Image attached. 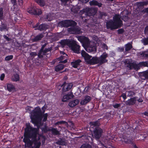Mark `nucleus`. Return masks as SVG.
Masks as SVG:
<instances>
[{
  "label": "nucleus",
  "instance_id": "obj_30",
  "mask_svg": "<svg viewBox=\"0 0 148 148\" xmlns=\"http://www.w3.org/2000/svg\"><path fill=\"white\" fill-rule=\"evenodd\" d=\"M7 87L8 91L10 92L13 91L15 90L14 86L12 84H8Z\"/></svg>",
  "mask_w": 148,
  "mask_h": 148
},
{
  "label": "nucleus",
  "instance_id": "obj_54",
  "mask_svg": "<svg viewBox=\"0 0 148 148\" xmlns=\"http://www.w3.org/2000/svg\"><path fill=\"white\" fill-rule=\"evenodd\" d=\"M124 31H125L123 29H120L118 30V33L119 34H122Z\"/></svg>",
  "mask_w": 148,
  "mask_h": 148
},
{
  "label": "nucleus",
  "instance_id": "obj_9",
  "mask_svg": "<svg viewBox=\"0 0 148 148\" xmlns=\"http://www.w3.org/2000/svg\"><path fill=\"white\" fill-rule=\"evenodd\" d=\"M77 38L78 40L82 43L84 47L89 44V39L87 37L85 36H79Z\"/></svg>",
  "mask_w": 148,
  "mask_h": 148
},
{
  "label": "nucleus",
  "instance_id": "obj_34",
  "mask_svg": "<svg viewBox=\"0 0 148 148\" xmlns=\"http://www.w3.org/2000/svg\"><path fill=\"white\" fill-rule=\"evenodd\" d=\"M125 51H128L130 50L132 48V44L130 42H128L125 45Z\"/></svg>",
  "mask_w": 148,
  "mask_h": 148
},
{
  "label": "nucleus",
  "instance_id": "obj_29",
  "mask_svg": "<svg viewBox=\"0 0 148 148\" xmlns=\"http://www.w3.org/2000/svg\"><path fill=\"white\" fill-rule=\"evenodd\" d=\"M48 27L47 25L42 23L39 26L38 29L40 31L46 30L48 29Z\"/></svg>",
  "mask_w": 148,
  "mask_h": 148
},
{
  "label": "nucleus",
  "instance_id": "obj_7",
  "mask_svg": "<svg viewBox=\"0 0 148 148\" xmlns=\"http://www.w3.org/2000/svg\"><path fill=\"white\" fill-rule=\"evenodd\" d=\"M80 47V46L79 45L77 44L76 41L72 40L69 47L74 53L78 54L80 53L79 52Z\"/></svg>",
  "mask_w": 148,
  "mask_h": 148
},
{
  "label": "nucleus",
  "instance_id": "obj_15",
  "mask_svg": "<svg viewBox=\"0 0 148 148\" xmlns=\"http://www.w3.org/2000/svg\"><path fill=\"white\" fill-rule=\"evenodd\" d=\"M80 30L79 28L75 27H71L68 29V32L73 34H79L80 33Z\"/></svg>",
  "mask_w": 148,
  "mask_h": 148
},
{
  "label": "nucleus",
  "instance_id": "obj_35",
  "mask_svg": "<svg viewBox=\"0 0 148 148\" xmlns=\"http://www.w3.org/2000/svg\"><path fill=\"white\" fill-rule=\"evenodd\" d=\"M36 140L34 141V148H40V146L41 143L40 141H38L37 139V137H36Z\"/></svg>",
  "mask_w": 148,
  "mask_h": 148
},
{
  "label": "nucleus",
  "instance_id": "obj_16",
  "mask_svg": "<svg viewBox=\"0 0 148 148\" xmlns=\"http://www.w3.org/2000/svg\"><path fill=\"white\" fill-rule=\"evenodd\" d=\"M81 54L82 57L84 58L85 61L88 64V61L90 60L92 56L89 55L84 50L82 51Z\"/></svg>",
  "mask_w": 148,
  "mask_h": 148
},
{
  "label": "nucleus",
  "instance_id": "obj_63",
  "mask_svg": "<svg viewBox=\"0 0 148 148\" xmlns=\"http://www.w3.org/2000/svg\"><path fill=\"white\" fill-rule=\"evenodd\" d=\"M31 107L28 106H27L26 108L25 109L26 110L28 111H31Z\"/></svg>",
  "mask_w": 148,
  "mask_h": 148
},
{
  "label": "nucleus",
  "instance_id": "obj_14",
  "mask_svg": "<svg viewBox=\"0 0 148 148\" xmlns=\"http://www.w3.org/2000/svg\"><path fill=\"white\" fill-rule=\"evenodd\" d=\"M114 21L112 20L107 21L106 23V27L108 29H110L111 30L116 29L114 23Z\"/></svg>",
  "mask_w": 148,
  "mask_h": 148
},
{
  "label": "nucleus",
  "instance_id": "obj_47",
  "mask_svg": "<svg viewBox=\"0 0 148 148\" xmlns=\"http://www.w3.org/2000/svg\"><path fill=\"white\" fill-rule=\"evenodd\" d=\"M64 124H68V123L66 121H58L55 123V125H62Z\"/></svg>",
  "mask_w": 148,
  "mask_h": 148
},
{
  "label": "nucleus",
  "instance_id": "obj_40",
  "mask_svg": "<svg viewBox=\"0 0 148 148\" xmlns=\"http://www.w3.org/2000/svg\"><path fill=\"white\" fill-rule=\"evenodd\" d=\"M45 18L48 21H50L53 19V17L50 13H48L46 14Z\"/></svg>",
  "mask_w": 148,
  "mask_h": 148
},
{
  "label": "nucleus",
  "instance_id": "obj_3",
  "mask_svg": "<svg viewBox=\"0 0 148 148\" xmlns=\"http://www.w3.org/2000/svg\"><path fill=\"white\" fill-rule=\"evenodd\" d=\"M97 9L95 8L86 7L81 11L82 19L85 18L87 16L95 15L97 12Z\"/></svg>",
  "mask_w": 148,
  "mask_h": 148
},
{
  "label": "nucleus",
  "instance_id": "obj_62",
  "mask_svg": "<svg viewBox=\"0 0 148 148\" xmlns=\"http://www.w3.org/2000/svg\"><path fill=\"white\" fill-rule=\"evenodd\" d=\"M4 38L8 41H9L10 40V39L6 36L4 35Z\"/></svg>",
  "mask_w": 148,
  "mask_h": 148
},
{
  "label": "nucleus",
  "instance_id": "obj_58",
  "mask_svg": "<svg viewBox=\"0 0 148 148\" xmlns=\"http://www.w3.org/2000/svg\"><path fill=\"white\" fill-rule=\"evenodd\" d=\"M121 106L120 104H116L113 105V107L114 108L118 109L119 107Z\"/></svg>",
  "mask_w": 148,
  "mask_h": 148
},
{
  "label": "nucleus",
  "instance_id": "obj_28",
  "mask_svg": "<svg viewBox=\"0 0 148 148\" xmlns=\"http://www.w3.org/2000/svg\"><path fill=\"white\" fill-rule=\"evenodd\" d=\"M125 102L126 105L129 106L133 105L136 103L135 101L132 97L128 99L127 101H126Z\"/></svg>",
  "mask_w": 148,
  "mask_h": 148
},
{
  "label": "nucleus",
  "instance_id": "obj_36",
  "mask_svg": "<svg viewBox=\"0 0 148 148\" xmlns=\"http://www.w3.org/2000/svg\"><path fill=\"white\" fill-rule=\"evenodd\" d=\"M142 78L143 79H148V71H145L141 73Z\"/></svg>",
  "mask_w": 148,
  "mask_h": 148
},
{
  "label": "nucleus",
  "instance_id": "obj_17",
  "mask_svg": "<svg viewBox=\"0 0 148 148\" xmlns=\"http://www.w3.org/2000/svg\"><path fill=\"white\" fill-rule=\"evenodd\" d=\"M91 97L88 95L85 96L81 101L80 104L82 105H84L88 103L91 100Z\"/></svg>",
  "mask_w": 148,
  "mask_h": 148
},
{
  "label": "nucleus",
  "instance_id": "obj_12",
  "mask_svg": "<svg viewBox=\"0 0 148 148\" xmlns=\"http://www.w3.org/2000/svg\"><path fill=\"white\" fill-rule=\"evenodd\" d=\"M143 66L144 67H148V61L140 62L138 64L134 63L133 65V66L134 67V69L136 70H138L139 69L140 67Z\"/></svg>",
  "mask_w": 148,
  "mask_h": 148
},
{
  "label": "nucleus",
  "instance_id": "obj_46",
  "mask_svg": "<svg viewBox=\"0 0 148 148\" xmlns=\"http://www.w3.org/2000/svg\"><path fill=\"white\" fill-rule=\"evenodd\" d=\"M42 119H43V122H45L47 120V117L48 116V114L47 113L42 114Z\"/></svg>",
  "mask_w": 148,
  "mask_h": 148
},
{
  "label": "nucleus",
  "instance_id": "obj_22",
  "mask_svg": "<svg viewBox=\"0 0 148 148\" xmlns=\"http://www.w3.org/2000/svg\"><path fill=\"white\" fill-rule=\"evenodd\" d=\"M89 4L90 6H97L99 8L101 7L102 5V3L99 2L95 0L90 1L89 2Z\"/></svg>",
  "mask_w": 148,
  "mask_h": 148
},
{
  "label": "nucleus",
  "instance_id": "obj_60",
  "mask_svg": "<svg viewBox=\"0 0 148 148\" xmlns=\"http://www.w3.org/2000/svg\"><path fill=\"white\" fill-rule=\"evenodd\" d=\"M121 97H122L124 100L127 98L126 94L125 93H122L121 95Z\"/></svg>",
  "mask_w": 148,
  "mask_h": 148
},
{
  "label": "nucleus",
  "instance_id": "obj_39",
  "mask_svg": "<svg viewBox=\"0 0 148 148\" xmlns=\"http://www.w3.org/2000/svg\"><path fill=\"white\" fill-rule=\"evenodd\" d=\"M35 1L41 6L43 7L45 6V3L44 0H35Z\"/></svg>",
  "mask_w": 148,
  "mask_h": 148
},
{
  "label": "nucleus",
  "instance_id": "obj_19",
  "mask_svg": "<svg viewBox=\"0 0 148 148\" xmlns=\"http://www.w3.org/2000/svg\"><path fill=\"white\" fill-rule=\"evenodd\" d=\"M85 50L88 52H95L96 51L97 48L94 45L90 46L88 45L87 46L84 47Z\"/></svg>",
  "mask_w": 148,
  "mask_h": 148
},
{
  "label": "nucleus",
  "instance_id": "obj_18",
  "mask_svg": "<svg viewBox=\"0 0 148 148\" xmlns=\"http://www.w3.org/2000/svg\"><path fill=\"white\" fill-rule=\"evenodd\" d=\"M82 62V60L80 59H78L73 60L71 63V65L72 66L75 68H77L81 65L80 63Z\"/></svg>",
  "mask_w": 148,
  "mask_h": 148
},
{
  "label": "nucleus",
  "instance_id": "obj_43",
  "mask_svg": "<svg viewBox=\"0 0 148 148\" xmlns=\"http://www.w3.org/2000/svg\"><path fill=\"white\" fill-rule=\"evenodd\" d=\"M3 8L1 7L0 8V20L1 21L3 19Z\"/></svg>",
  "mask_w": 148,
  "mask_h": 148
},
{
  "label": "nucleus",
  "instance_id": "obj_56",
  "mask_svg": "<svg viewBox=\"0 0 148 148\" xmlns=\"http://www.w3.org/2000/svg\"><path fill=\"white\" fill-rule=\"evenodd\" d=\"M61 2V4H62V5H65L67 3L68 1H69V0H60Z\"/></svg>",
  "mask_w": 148,
  "mask_h": 148
},
{
  "label": "nucleus",
  "instance_id": "obj_41",
  "mask_svg": "<svg viewBox=\"0 0 148 148\" xmlns=\"http://www.w3.org/2000/svg\"><path fill=\"white\" fill-rule=\"evenodd\" d=\"M140 55L146 59H148V50L146 51H144L142 52L140 54Z\"/></svg>",
  "mask_w": 148,
  "mask_h": 148
},
{
  "label": "nucleus",
  "instance_id": "obj_48",
  "mask_svg": "<svg viewBox=\"0 0 148 148\" xmlns=\"http://www.w3.org/2000/svg\"><path fill=\"white\" fill-rule=\"evenodd\" d=\"M51 48H45L42 52L43 55H45L49 51H51Z\"/></svg>",
  "mask_w": 148,
  "mask_h": 148
},
{
  "label": "nucleus",
  "instance_id": "obj_13",
  "mask_svg": "<svg viewBox=\"0 0 148 148\" xmlns=\"http://www.w3.org/2000/svg\"><path fill=\"white\" fill-rule=\"evenodd\" d=\"M74 96L72 92H68L67 94H64L62 100L63 102H66L73 97Z\"/></svg>",
  "mask_w": 148,
  "mask_h": 148
},
{
  "label": "nucleus",
  "instance_id": "obj_2",
  "mask_svg": "<svg viewBox=\"0 0 148 148\" xmlns=\"http://www.w3.org/2000/svg\"><path fill=\"white\" fill-rule=\"evenodd\" d=\"M46 109L45 106H43L42 108V111L40 108L37 106L32 112L30 117L32 123L37 126L38 129L42 125L41 122L42 119V114H44Z\"/></svg>",
  "mask_w": 148,
  "mask_h": 148
},
{
  "label": "nucleus",
  "instance_id": "obj_49",
  "mask_svg": "<svg viewBox=\"0 0 148 148\" xmlns=\"http://www.w3.org/2000/svg\"><path fill=\"white\" fill-rule=\"evenodd\" d=\"M143 42L144 45L148 44V37L144 38L143 39Z\"/></svg>",
  "mask_w": 148,
  "mask_h": 148
},
{
  "label": "nucleus",
  "instance_id": "obj_21",
  "mask_svg": "<svg viewBox=\"0 0 148 148\" xmlns=\"http://www.w3.org/2000/svg\"><path fill=\"white\" fill-rule=\"evenodd\" d=\"M99 123L98 121H91L90 122V127L91 130H92V128L94 129L96 127H99Z\"/></svg>",
  "mask_w": 148,
  "mask_h": 148
},
{
  "label": "nucleus",
  "instance_id": "obj_27",
  "mask_svg": "<svg viewBox=\"0 0 148 148\" xmlns=\"http://www.w3.org/2000/svg\"><path fill=\"white\" fill-rule=\"evenodd\" d=\"M72 41V40H70L69 39L62 40L61 42V44L64 45H67L69 47Z\"/></svg>",
  "mask_w": 148,
  "mask_h": 148
},
{
  "label": "nucleus",
  "instance_id": "obj_61",
  "mask_svg": "<svg viewBox=\"0 0 148 148\" xmlns=\"http://www.w3.org/2000/svg\"><path fill=\"white\" fill-rule=\"evenodd\" d=\"M142 12H144L145 13H148V7L146 8H145L143 10Z\"/></svg>",
  "mask_w": 148,
  "mask_h": 148
},
{
  "label": "nucleus",
  "instance_id": "obj_26",
  "mask_svg": "<svg viewBox=\"0 0 148 148\" xmlns=\"http://www.w3.org/2000/svg\"><path fill=\"white\" fill-rule=\"evenodd\" d=\"M66 55L65 56H61L58 58L59 61H60V62L62 63H65L67 62L66 59Z\"/></svg>",
  "mask_w": 148,
  "mask_h": 148
},
{
  "label": "nucleus",
  "instance_id": "obj_20",
  "mask_svg": "<svg viewBox=\"0 0 148 148\" xmlns=\"http://www.w3.org/2000/svg\"><path fill=\"white\" fill-rule=\"evenodd\" d=\"M98 63L99 64V58L96 56L93 57L88 61V64L90 65H94Z\"/></svg>",
  "mask_w": 148,
  "mask_h": 148
},
{
  "label": "nucleus",
  "instance_id": "obj_11",
  "mask_svg": "<svg viewBox=\"0 0 148 148\" xmlns=\"http://www.w3.org/2000/svg\"><path fill=\"white\" fill-rule=\"evenodd\" d=\"M108 54L106 52H104L101 55L100 57L98 58L99 60L100 64H102L107 62L108 60H107L106 58L108 57Z\"/></svg>",
  "mask_w": 148,
  "mask_h": 148
},
{
  "label": "nucleus",
  "instance_id": "obj_37",
  "mask_svg": "<svg viewBox=\"0 0 148 148\" xmlns=\"http://www.w3.org/2000/svg\"><path fill=\"white\" fill-rule=\"evenodd\" d=\"M42 131L44 133H46L48 131H50V129H49L47 125H44V127L41 128Z\"/></svg>",
  "mask_w": 148,
  "mask_h": 148
},
{
  "label": "nucleus",
  "instance_id": "obj_24",
  "mask_svg": "<svg viewBox=\"0 0 148 148\" xmlns=\"http://www.w3.org/2000/svg\"><path fill=\"white\" fill-rule=\"evenodd\" d=\"M96 15L97 17V18L99 19H102L103 17L106 16H107V14L105 12L99 11L97 13Z\"/></svg>",
  "mask_w": 148,
  "mask_h": 148
},
{
  "label": "nucleus",
  "instance_id": "obj_32",
  "mask_svg": "<svg viewBox=\"0 0 148 148\" xmlns=\"http://www.w3.org/2000/svg\"><path fill=\"white\" fill-rule=\"evenodd\" d=\"M64 67V65L62 64H59L56 66L55 67V70L56 72H59L63 69Z\"/></svg>",
  "mask_w": 148,
  "mask_h": 148
},
{
  "label": "nucleus",
  "instance_id": "obj_44",
  "mask_svg": "<svg viewBox=\"0 0 148 148\" xmlns=\"http://www.w3.org/2000/svg\"><path fill=\"white\" fill-rule=\"evenodd\" d=\"M127 92L128 93L127 95V96L128 97H132L135 95V93L134 91L131 90L127 91Z\"/></svg>",
  "mask_w": 148,
  "mask_h": 148
},
{
  "label": "nucleus",
  "instance_id": "obj_51",
  "mask_svg": "<svg viewBox=\"0 0 148 148\" xmlns=\"http://www.w3.org/2000/svg\"><path fill=\"white\" fill-rule=\"evenodd\" d=\"M7 28V25L4 24H3L0 27V30L1 31H2L5 29H6Z\"/></svg>",
  "mask_w": 148,
  "mask_h": 148
},
{
  "label": "nucleus",
  "instance_id": "obj_38",
  "mask_svg": "<svg viewBox=\"0 0 148 148\" xmlns=\"http://www.w3.org/2000/svg\"><path fill=\"white\" fill-rule=\"evenodd\" d=\"M11 2L13 4V8L14 11H18V9L16 7H17L16 0H11Z\"/></svg>",
  "mask_w": 148,
  "mask_h": 148
},
{
  "label": "nucleus",
  "instance_id": "obj_23",
  "mask_svg": "<svg viewBox=\"0 0 148 148\" xmlns=\"http://www.w3.org/2000/svg\"><path fill=\"white\" fill-rule=\"evenodd\" d=\"M79 101L77 99L72 100L69 103V106L71 108H73L76 106L79 103Z\"/></svg>",
  "mask_w": 148,
  "mask_h": 148
},
{
  "label": "nucleus",
  "instance_id": "obj_57",
  "mask_svg": "<svg viewBox=\"0 0 148 148\" xmlns=\"http://www.w3.org/2000/svg\"><path fill=\"white\" fill-rule=\"evenodd\" d=\"M117 50L119 52H123L124 50V48L123 47H119L117 48Z\"/></svg>",
  "mask_w": 148,
  "mask_h": 148
},
{
  "label": "nucleus",
  "instance_id": "obj_4",
  "mask_svg": "<svg viewBox=\"0 0 148 148\" xmlns=\"http://www.w3.org/2000/svg\"><path fill=\"white\" fill-rule=\"evenodd\" d=\"M58 25L61 27L67 28L69 27L75 26L77 25V23L73 20H66L60 21L58 23Z\"/></svg>",
  "mask_w": 148,
  "mask_h": 148
},
{
  "label": "nucleus",
  "instance_id": "obj_42",
  "mask_svg": "<svg viewBox=\"0 0 148 148\" xmlns=\"http://www.w3.org/2000/svg\"><path fill=\"white\" fill-rule=\"evenodd\" d=\"M80 148H92V147L90 145L88 144L85 143L82 145Z\"/></svg>",
  "mask_w": 148,
  "mask_h": 148
},
{
  "label": "nucleus",
  "instance_id": "obj_10",
  "mask_svg": "<svg viewBox=\"0 0 148 148\" xmlns=\"http://www.w3.org/2000/svg\"><path fill=\"white\" fill-rule=\"evenodd\" d=\"M73 85L71 83H66V82H64L62 86V90L64 92L69 90L72 88Z\"/></svg>",
  "mask_w": 148,
  "mask_h": 148
},
{
  "label": "nucleus",
  "instance_id": "obj_59",
  "mask_svg": "<svg viewBox=\"0 0 148 148\" xmlns=\"http://www.w3.org/2000/svg\"><path fill=\"white\" fill-rule=\"evenodd\" d=\"M5 77V74L4 73H2L1 74L0 77V79L1 81L3 80L4 78Z\"/></svg>",
  "mask_w": 148,
  "mask_h": 148
},
{
  "label": "nucleus",
  "instance_id": "obj_8",
  "mask_svg": "<svg viewBox=\"0 0 148 148\" xmlns=\"http://www.w3.org/2000/svg\"><path fill=\"white\" fill-rule=\"evenodd\" d=\"M93 131L94 137L96 139H99L102 135V130L100 127H97L93 129Z\"/></svg>",
  "mask_w": 148,
  "mask_h": 148
},
{
  "label": "nucleus",
  "instance_id": "obj_45",
  "mask_svg": "<svg viewBox=\"0 0 148 148\" xmlns=\"http://www.w3.org/2000/svg\"><path fill=\"white\" fill-rule=\"evenodd\" d=\"M12 80L13 81L16 82L18 81V74H16L14 75L12 78Z\"/></svg>",
  "mask_w": 148,
  "mask_h": 148
},
{
  "label": "nucleus",
  "instance_id": "obj_52",
  "mask_svg": "<svg viewBox=\"0 0 148 148\" xmlns=\"http://www.w3.org/2000/svg\"><path fill=\"white\" fill-rule=\"evenodd\" d=\"M138 5L140 7H143L145 5V3L144 1H141L138 2Z\"/></svg>",
  "mask_w": 148,
  "mask_h": 148
},
{
  "label": "nucleus",
  "instance_id": "obj_33",
  "mask_svg": "<svg viewBox=\"0 0 148 148\" xmlns=\"http://www.w3.org/2000/svg\"><path fill=\"white\" fill-rule=\"evenodd\" d=\"M56 143L57 145L62 146L66 145V142L65 140L61 138H60V140H58L56 142Z\"/></svg>",
  "mask_w": 148,
  "mask_h": 148
},
{
  "label": "nucleus",
  "instance_id": "obj_1",
  "mask_svg": "<svg viewBox=\"0 0 148 148\" xmlns=\"http://www.w3.org/2000/svg\"><path fill=\"white\" fill-rule=\"evenodd\" d=\"M39 129L31 127L29 124L26 125L23 139L26 147H30L32 146L34 141L36 140Z\"/></svg>",
  "mask_w": 148,
  "mask_h": 148
},
{
  "label": "nucleus",
  "instance_id": "obj_55",
  "mask_svg": "<svg viewBox=\"0 0 148 148\" xmlns=\"http://www.w3.org/2000/svg\"><path fill=\"white\" fill-rule=\"evenodd\" d=\"M30 55L33 58L37 55L36 52H31L30 53Z\"/></svg>",
  "mask_w": 148,
  "mask_h": 148
},
{
  "label": "nucleus",
  "instance_id": "obj_31",
  "mask_svg": "<svg viewBox=\"0 0 148 148\" xmlns=\"http://www.w3.org/2000/svg\"><path fill=\"white\" fill-rule=\"evenodd\" d=\"M50 131H51L52 134L55 136L59 135L60 134V132L57 130V128H52L50 129Z\"/></svg>",
  "mask_w": 148,
  "mask_h": 148
},
{
  "label": "nucleus",
  "instance_id": "obj_6",
  "mask_svg": "<svg viewBox=\"0 0 148 148\" xmlns=\"http://www.w3.org/2000/svg\"><path fill=\"white\" fill-rule=\"evenodd\" d=\"M113 21L116 29L121 27L123 25V22L119 15L116 14L113 18Z\"/></svg>",
  "mask_w": 148,
  "mask_h": 148
},
{
  "label": "nucleus",
  "instance_id": "obj_50",
  "mask_svg": "<svg viewBox=\"0 0 148 148\" xmlns=\"http://www.w3.org/2000/svg\"><path fill=\"white\" fill-rule=\"evenodd\" d=\"M13 58V56L11 55L6 56L5 58V60L6 61H9L12 60Z\"/></svg>",
  "mask_w": 148,
  "mask_h": 148
},
{
  "label": "nucleus",
  "instance_id": "obj_5",
  "mask_svg": "<svg viewBox=\"0 0 148 148\" xmlns=\"http://www.w3.org/2000/svg\"><path fill=\"white\" fill-rule=\"evenodd\" d=\"M28 12L32 15L39 16L42 13V12L40 9L35 7H30L27 9Z\"/></svg>",
  "mask_w": 148,
  "mask_h": 148
},
{
  "label": "nucleus",
  "instance_id": "obj_53",
  "mask_svg": "<svg viewBox=\"0 0 148 148\" xmlns=\"http://www.w3.org/2000/svg\"><path fill=\"white\" fill-rule=\"evenodd\" d=\"M43 55L42 52H40V51H39L38 55V57L39 58H42L43 57Z\"/></svg>",
  "mask_w": 148,
  "mask_h": 148
},
{
  "label": "nucleus",
  "instance_id": "obj_25",
  "mask_svg": "<svg viewBox=\"0 0 148 148\" xmlns=\"http://www.w3.org/2000/svg\"><path fill=\"white\" fill-rule=\"evenodd\" d=\"M43 37L44 36L42 34H40L32 38V41L33 42H36L41 40Z\"/></svg>",
  "mask_w": 148,
  "mask_h": 148
},
{
  "label": "nucleus",
  "instance_id": "obj_64",
  "mask_svg": "<svg viewBox=\"0 0 148 148\" xmlns=\"http://www.w3.org/2000/svg\"><path fill=\"white\" fill-rule=\"evenodd\" d=\"M134 64V63H132L129 64V66L130 69H134V67L133 66V65Z\"/></svg>",
  "mask_w": 148,
  "mask_h": 148
}]
</instances>
